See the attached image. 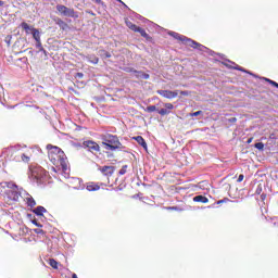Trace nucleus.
I'll list each match as a JSON object with an SVG mask.
<instances>
[{"instance_id": "obj_29", "label": "nucleus", "mask_w": 278, "mask_h": 278, "mask_svg": "<svg viewBox=\"0 0 278 278\" xmlns=\"http://www.w3.org/2000/svg\"><path fill=\"white\" fill-rule=\"evenodd\" d=\"M223 203H229V198H224L223 200L217 201V205H223Z\"/></svg>"}, {"instance_id": "obj_23", "label": "nucleus", "mask_w": 278, "mask_h": 278, "mask_svg": "<svg viewBox=\"0 0 278 278\" xmlns=\"http://www.w3.org/2000/svg\"><path fill=\"white\" fill-rule=\"evenodd\" d=\"M33 38L38 42L40 41V31L38 29H33Z\"/></svg>"}, {"instance_id": "obj_40", "label": "nucleus", "mask_w": 278, "mask_h": 278, "mask_svg": "<svg viewBox=\"0 0 278 278\" xmlns=\"http://www.w3.org/2000/svg\"><path fill=\"white\" fill-rule=\"evenodd\" d=\"M5 5V2H3L2 0H0V8H3Z\"/></svg>"}, {"instance_id": "obj_8", "label": "nucleus", "mask_w": 278, "mask_h": 278, "mask_svg": "<svg viewBox=\"0 0 278 278\" xmlns=\"http://www.w3.org/2000/svg\"><path fill=\"white\" fill-rule=\"evenodd\" d=\"M156 92L160 94V97H163L164 99H177V97L179 96V91L177 90H157Z\"/></svg>"}, {"instance_id": "obj_11", "label": "nucleus", "mask_w": 278, "mask_h": 278, "mask_svg": "<svg viewBox=\"0 0 278 278\" xmlns=\"http://www.w3.org/2000/svg\"><path fill=\"white\" fill-rule=\"evenodd\" d=\"M164 108L165 109H161L159 111V114L161 116H168V114H170V110H174L175 109V105H173V103H165L164 104Z\"/></svg>"}, {"instance_id": "obj_39", "label": "nucleus", "mask_w": 278, "mask_h": 278, "mask_svg": "<svg viewBox=\"0 0 278 278\" xmlns=\"http://www.w3.org/2000/svg\"><path fill=\"white\" fill-rule=\"evenodd\" d=\"M118 1V3H122V5H125V8H127V4H125V2H123V0H116Z\"/></svg>"}, {"instance_id": "obj_4", "label": "nucleus", "mask_w": 278, "mask_h": 278, "mask_svg": "<svg viewBox=\"0 0 278 278\" xmlns=\"http://www.w3.org/2000/svg\"><path fill=\"white\" fill-rule=\"evenodd\" d=\"M56 11L59 12V14H61V16H67L70 18H79V13H77L75 9L68 8L64 4H58Z\"/></svg>"}, {"instance_id": "obj_25", "label": "nucleus", "mask_w": 278, "mask_h": 278, "mask_svg": "<svg viewBox=\"0 0 278 278\" xmlns=\"http://www.w3.org/2000/svg\"><path fill=\"white\" fill-rule=\"evenodd\" d=\"M265 81H267L268 84H270V86H274L275 88L278 87V83L275 80H271L270 78H265Z\"/></svg>"}, {"instance_id": "obj_1", "label": "nucleus", "mask_w": 278, "mask_h": 278, "mask_svg": "<svg viewBox=\"0 0 278 278\" xmlns=\"http://www.w3.org/2000/svg\"><path fill=\"white\" fill-rule=\"evenodd\" d=\"M47 150L48 157L53 166L62 168L63 173H66L68 170V159L66 154L56 146L48 144Z\"/></svg>"}, {"instance_id": "obj_36", "label": "nucleus", "mask_w": 278, "mask_h": 278, "mask_svg": "<svg viewBox=\"0 0 278 278\" xmlns=\"http://www.w3.org/2000/svg\"><path fill=\"white\" fill-rule=\"evenodd\" d=\"M237 121H238V118L232 117V118H229V119H228V123H237Z\"/></svg>"}, {"instance_id": "obj_16", "label": "nucleus", "mask_w": 278, "mask_h": 278, "mask_svg": "<svg viewBox=\"0 0 278 278\" xmlns=\"http://www.w3.org/2000/svg\"><path fill=\"white\" fill-rule=\"evenodd\" d=\"M194 203H210V199L205 195H195L193 198Z\"/></svg>"}, {"instance_id": "obj_35", "label": "nucleus", "mask_w": 278, "mask_h": 278, "mask_svg": "<svg viewBox=\"0 0 278 278\" xmlns=\"http://www.w3.org/2000/svg\"><path fill=\"white\" fill-rule=\"evenodd\" d=\"M91 64H99V58L94 56L91 61Z\"/></svg>"}, {"instance_id": "obj_42", "label": "nucleus", "mask_w": 278, "mask_h": 278, "mask_svg": "<svg viewBox=\"0 0 278 278\" xmlns=\"http://www.w3.org/2000/svg\"><path fill=\"white\" fill-rule=\"evenodd\" d=\"M72 278H77V274H73V275H72Z\"/></svg>"}, {"instance_id": "obj_30", "label": "nucleus", "mask_w": 278, "mask_h": 278, "mask_svg": "<svg viewBox=\"0 0 278 278\" xmlns=\"http://www.w3.org/2000/svg\"><path fill=\"white\" fill-rule=\"evenodd\" d=\"M76 79H84V73H76Z\"/></svg>"}, {"instance_id": "obj_33", "label": "nucleus", "mask_w": 278, "mask_h": 278, "mask_svg": "<svg viewBox=\"0 0 278 278\" xmlns=\"http://www.w3.org/2000/svg\"><path fill=\"white\" fill-rule=\"evenodd\" d=\"M5 186H8V182H5L4 185L0 182V194L1 192H3V189L5 188Z\"/></svg>"}, {"instance_id": "obj_28", "label": "nucleus", "mask_w": 278, "mask_h": 278, "mask_svg": "<svg viewBox=\"0 0 278 278\" xmlns=\"http://www.w3.org/2000/svg\"><path fill=\"white\" fill-rule=\"evenodd\" d=\"M127 173V165H124L119 172H118V175H125Z\"/></svg>"}, {"instance_id": "obj_18", "label": "nucleus", "mask_w": 278, "mask_h": 278, "mask_svg": "<svg viewBox=\"0 0 278 278\" xmlns=\"http://www.w3.org/2000/svg\"><path fill=\"white\" fill-rule=\"evenodd\" d=\"M135 33L140 34V36H142V38H146L147 40H149V34H147V30H144V28H141L140 26H137V29L135 30Z\"/></svg>"}, {"instance_id": "obj_41", "label": "nucleus", "mask_w": 278, "mask_h": 278, "mask_svg": "<svg viewBox=\"0 0 278 278\" xmlns=\"http://www.w3.org/2000/svg\"><path fill=\"white\" fill-rule=\"evenodd\" d=\"M96 3H103L101 0H93Z\"/></svg>"}, {"instance_id": "obj_5", "label": "nucleus", "mask_w": 278, "mask_h": 278, "mask_svg": "<svg viewBox=\"0 0 278 278\" xmlns=\"http://www.w3.org/2000/svg\"><path fill=\"white\" fill-rule=\"evenodd\" d=\"M177 40H180V42L185 43L186 47H191V49H198L199 51L203 50V45L184 36V35H177Z\"/></svg>"}, {"instance_id": "obj_32", "label": "nucleus", "mask_w": 278, "mask_h": 278, "mask_svg": "<svg viewBox=\"0 0 278 278\" xmlns=\"http://www.w3.org/2000/svg\"><path fill=\"white\" fill-rule=\"evenodd\" d=\"M237 181L238 184H241V181H244V175L240 174Z\"/></svg>"}, {"instance_id": "obj_3", "label": "nucleus", "mask_w": 278, "mask_h": 278, "mask_svg": "<svg viewBox=\"0 0 278 278\" xmlns=\"http://www.w3.org/2000/svg\"><path fill=\"white\" fill-rule=\"evenodd\" d=\"M2 155L9 162H21L22 153L16 150V147H9L2 150Z\"/></svg>"}, {"instance_id": "obj_27", "label": "nucleus", "mask_w": 278, "mask_h": 278, "mask_svg": "<svg viewBox=\"0 0 278 278\" xmlns=\"http://www.w3.org/2000/svg\"><path fill=\"white\" fill-rule=\"evenodd\" d=\"M255 149H257L258 151H264V143L262 142H257L254 144Z\"/></svg>"}, {"instance_id": "obj_38", "label": "nucleus", "mask_w": 278, "mask_h": 278, "mask_svg": "<svg viewBox=\"0 0 278 278\" xmlns=\"http://www.w3.org/2000/svg\"><path fill=\"white\" fill-rule=\"evenodd\" d=\"M251 142H253V137L249 138L247 141L248 144H251Z\"/></svg>"}, {"instance_id": "obj_6", "label": "nucleus", "mask_w": 278, "mask_h": 278, "mask_svg": "<svg viewBox=\"0 0 278 278\" xmlns=\"http://www.w3.org/2000/svg\"><path fill=\"white\" fill-rule=\"evenodd\" d=\"M30 175L33 179H36V181H41L47 177V169L42 166H31L30 167Z\"/></svg>"}, {"instance_id": "obj_24", "label": "nucleus", "mask_w": 278, "mask_h": 278, "mask_svg": "<svg viewBox=\"0 0 278 278\" xmlns=\"http://www.w3.org/2000/svg\"><path fill=\"white\" fill-rule=\"evenodd\" d=\"M26 201L29 207H36V200L34 198H27Z\"/></svg>"}, {"instance_id": "obj_20", "label": "nucleus", "mask_w": 278, "mask_h": 278, "mask_svg": "<svg viewBox=\"0 0 278 278\" xmlns=\"http://www.w3.org/2000/svg\"><path fill=\"white\" fill-rule=\"evenodd\" d=\"M125 24L128 27V29H131V31H136V29L138 28V25L132 24L131 21H129V18L125 20Z\"/></svg>"}, {"instance_id": "obj_17", "label": "nucleus", "mask_w": 278, "mask_h": 278, "mask_svg": "<svg viewBox=\"0 0 278 278\" xmlns=\"http://www.w3.org/2000/svg\"><path fill=\"white\" fill-rule=\"evenodd\" d=\"M46 212H47V208H45V206H37L34 210V214H36V216H45Z\"/></svg>"}, {"instance_id": "obj_43", "label": "nucleus", "mask_w": 278, "mask_h": 278, "mask_svg": "<svg viewBox=\"0 0 278 278\" xmlns=\"http://www.w3.org/2000/svg\"><path fill=\"white\" fill-rule=\"evenodd\" d=\"M34 225H36L38 227V223L34 222Z\"/></svg>"}, {"instance_id": "obj_2", "label": "nucleus", "mask_w": 278, "mask_h": 278, "mask_svg": "<svg viewBox=\"0 0 278 278\" xmlns=\"http://www.w3.org/2000/svg\"><path fill=\"white\" fill-rule=\"evenodd\" d=\"M102 146L106 151H118L124 149L123 143L116 135H105L102 137Z\"/></svg>"}, {"instance_id": "obj_15", "label": "nucleus", "mask_w": 278, "mask_h": 278, "mask_svg": "<svg viewBox=\"0 0 278 278\" xmlns=\"http://www.w3.org/2000/svg\"><path fill=\"white\" fill-rule=\"evenodd\" d=\"M101 186L97 182H89L87 184V190L88 192H97V190H100Z\"/></svg>"}, {"instance_id": "obj_14", "label": "nucleus", "mask_w": 278, "mask_h": 278, "mask_svg": "<svg viewBox=\"0 0 278 278\" xmlns=\"http://www.w3.org/2000/svg\"><path fill=\"white\" fill-rule=\"evenodd\" d=\"M132 140H136V142H138V144H140V147H142L144 149V151H147V149H148L147 141L144 140V138L142 136L134 137Z\"/></svg>"}, {"instance_id": "obj_9", "label": "nucleus", "mask_w": 278, "mask_h": 278, "mask_svg": "<svg viewBox=\"0 0 278 278\" xmlns=\"http://www.w3.org/2000/svg\"><path fill=\"white\" fill-rule=\"evenodd\" d=\"M68 187L72 188V190H84V184L79 178L70 179Z\"/></svg>"}, {"instance_id": "obj_31", "label": "nucleus", "mask_w": 278, "mask_h": 278, "mask_svg": "<svg viewBox=\"0 0 278 278\" xmlns=\"http://www.w3.org/2000/svg\"><path fill=\"white\" fill-rule=\"evenodd\" d=\"M201 114H203V111L191 113L190 116H201Z\"/></svg>"}, {"instance_id": "obj_12", "label": "nucleus", "mask_w": 278, "mask_h": 278, "mask_svg": "<svg viewBox=\"0 0 278 278\" xmlns=\"http://www.w3.org/2000/svg\"><path fill=\"white\" fill-rule=\"evenodd\" d=\"M54 23L55 25H58L60 27V29H62L63 31H66V29H68V25L66 22H64L62 18L56 17L54 18Z\"/></svg>"}, {"instance_id": "obj_26", "label": "nucleus", "mask_w": 278, "mask_h": 278, "mask_svg": "<svg viewBox=\"0 0 278 278\" xmlns=\"http://www.w3.org/2000/svg\"><path fill=\"white\" fill-rule=\"evenodd\" d=\"M157 110V108L155 105H150V106H147V109L144 110V112H155Z\"/></svg>"}, {"instance_id": "obj_37", "label": "nucleus", "mask_w": 278, "mask_h": 278, "mask_svg": "<svg viewBox=\"0 0 278 278\" xmlns=\"http://www.w3.org/2000/svg\"><path fill=\"white\" fill-rule=\"evenodd\" d=\"M105 58H112V54L110 52L104 53Z\"/></svg>"}, {"instance_id": "obj_19", "label": "nucleus", "mask_w": 278, "mask_h": 278, "mask_svg": "<svg viewBox=\"0 0 278 278\" xmlns=\"http://www.w3.org/2000/svg\"><path fill=\"white\" fill-rule=\"evenodd\" d=\"M30 160H31V154H29V153L21 154V162H24V164H29Z\"/></svg>"}, {"instance_id": "obj_21", "label": "nucleus", "mask_w": 278, "mask_h": 278, "mask_svg": "<svg viewBox=\"0 0 278 278\" xmlns=\"http://www.w3.org/2000/svg\"><path fill=\"white\" fill-rule=\"evenodd\" d=\"M48 264L51 266V268H54V270H58V266H60V263H58V261L54 258H49Z\"/></svg>"}, {"instance_id": "obj_7", "label": "nucleus", "mask_w": 278, "mask_h": 278, "mask_svg": "<svg viewBox=\"0 0 278 278\" xmlns=\"http://www.w3.org/2000/svg\"><path fill=\"white\" fill-rule=\"evenodd\" d=\"M83 147L85 149H88L90 153H99V151H101V147L99 146V143H97V141L93 140L84 141Z\"/></svg>"}, {"instance_id": "obj_22", "label": "nucleus", "mask_w": 278, "mask_h": 278, "mask_svg": "<svg viewBox=\"0 0 278 278\" xmlns=\"http://www.w3.org/2000/svg\"><path fill=\"white\" fill-rule=\"evenodd\" d=\"M22 29H24V31H26V34H29V31L31 30V27H29V24H27V22H23L21 24Z\"/></svg>"}, {"instance_id": "obj_13", "label": "nucleus", "mask_w": 278, "mask_h": 278, "mask_svg": "<svg viewBox=\"0 0 278 278\" xmlns=\"http://www.w3.org/2000/svg\"><path fill=\"white\" fill-rule=\"evenodd\" d=\"M130 73H135V77H137V79H149L150 77L149 74L142 71L130 70Z\"/></svg>"}, {"instance_id": "obj_34", "label": "nucleus", "mask_w": 278, "mask_h": 278, "mask_svg": "<svg viewBox=\"0 0 278 278\" xmlns=\"http://www.w3.org/2000/svg\"><path fill=\"white\" fill-rule=\"evenodd\" d=\"M180 94L182 97H188V96H190V91H180Z\"/></svg>"}, {"instance_id": "obj_10", "label": "nucleus", "mask_w": 278, "mask_h": 278, "mask_svg": "<svg viewBox=\"0 0 278 278\" xmlns=\"http://www.w3.org/2000/svg\"><path fill=\"white\" fill-rule=\"evenodd\" d=\"M99 170H100V173H102L104 175V177L110 178L114 175L116 167L104 165L102 167H99Z\"/></svg>"}]
</instances>
